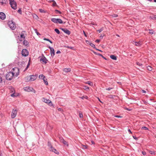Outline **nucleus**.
<instances>
[{"label": "nucleus", "mask_w": 156, "mask_h": 156, "mask_svg": "<svg viewBox=\"0 0 156 156\" xmlns=\"http://www.w3.org/2000/svg\"><path fill=\"white\" fill-rule=\"evenodd\" d=\"M110 57L111 59L114 60H116L117 59V57L114 55H111Z\"/></svg>", "instance_id": "obj_18"}, {"label": "nucleus", "mask_w": 156, "mask_h": 156, "mask_svg": "<svg viewBox=\"0 0 156 156\" xmlns=\"http://www.w3.org/2000/svg\"><path fill=\"white\" fill-rule=\"evenodd\" d=\"M83 33L84 35V36L86 37H87V35L86 34V33H85V32L83 30Z\"/></svg>", "instance_id": "obj_55"}, {"label": "nucleus", "mask_w": 156, "mask_h": 156, "mask_svg": "<svg viewBox=\"0 0 156 156\" xmlns=\"http://www.w3.org/2000/svg\"><path fill=\"white\" fill-rule=\"evenodd\" d=\"M39 77L40 79H43L44 78H45V76H44L43 75V74H41V75H40L39 76Z\"/></svg>", "instance_id": "obj_23"}, {"label": "nucleus", "mask_w": 156, "mask_h": 156, "mask_svg": "<svg viewBox=\"0 0 156 156\" xmlns=\"http://www.w3.org/2000/svg\"><path fill=\"white\" fill-rule=\"evenodd\" d=\"M29 65H30V63H29V62L28 63L24 71L26 70L29 67Z\"/></svg>", "instance_id": "obj_47"}, {"label": "nucleus", "mask_w": 156, "mask_h": 156, "mask_svg": "<svg viewBox=\"0 0 156 156\" xmlns=\"http://www.w3.org/2000/svg\"><path fill=\"white\" fill-rule=\"evenodd\" d=\"M61 53V51H59V50H58V51L56 52V53L58 54H60V53Z\"/></svg>", "instance_id": "obj_52"}, {"label": "nucleus", "mask_w": 156, "mask_h": 156, "mask_svg": "<svg viewBox=\"0 0 156 156\" xmlns=\"http://www.w3.org/2000/svg\"><path fill=\"white\" fill-rule=\"evenodd\" d=\"M62 143L66 145L67 146H68V144L67 142L65 141L64 140L62 142Z\"/></svg>", "instance_id": "obj_30"}, {"label": "nucleus", "mask_w": 156, "mask_h": 156, "mask_svg": "<svg viewBox=\"0 0 156 156\" xmlns=\"http://www.w3.org/2000/svg\"><path fill=\"white\" fill-rule=\"evenodd\" d=\"M125 109H126V110H128V111H131V109H129V108H125Z\"/></svg>", "instance_id": "obj_59"}, {"label": "nucleus", "mask_w": 156, "mask_h": 156, "mask_svg": "<svg viewBox=\"0 0 156 156\" xmlns=\"http://www.w3.org/2000/svg\"><path fill=\"white\" fill-rule=\"evenodd\" d=\"M141 129H145V130H148V128L145 126L142 127L141 128Z\"/></svg>", "instance_id": "obj_45"}, {"label": "nucleus", "mask_w": 156, "mask_h": 156, "mask_svg": "<svg viewBox=\"0 0 156 156\" xmlns=\"http://www.w3.org/2000/svg\"><path fill=\"white\" fill-rule=\"evenodd\" d=\"M17 112V111L16 109H13L11 115V117L12 118H14L16 115Z\"/></svg>", "instance_id": "obj_7"}, {"label": "nucleus", "mask_w": 156, "mask_h": 156, "mask_svg": "<svg viewBox=\"0 0 156 156\" xmlns=\"http://www.w3.org/2000/svg\"><path fill=\"white\" fill-rule=\"evenodd\" d=\"M13 73L11 72L8 73L6 75V79L8 80H11L13 77L14 76Z\"/></svg>", "instance_id": "obj_5"}, {"label": "nucleus", "mask_w": 156, "mask_h": 156, "mask_svg": "<svg viewBox=\"0 0 156 156\" xmlns=\"http://www.w3.org/2000/svg\"><path fill=\"white\" fill-rule=\"evenodd\" d=\"M48 104L49 105L51 106H52L53 107H54V105L53 104H52L50 100V101L48 102Z\"/></svg>", "instance_id": "obj_28"}, {"label": "nucleus", "mask_w": 156, "mask_h": 156, "mask_svg": "<svg viewBox=\"0 0 156 156\" xmlns=\"http://www.w3.org/2000/svg\"><path fill=\"white\" fill-rule=\"evenodd\" d=\"M0 3L2 5H4L7 3V0H0Z\"/></svg>", "instance_id": "obj_14"}, {"label": "nucleus", "mask_w": 156, "mask_h": 156, "mask_svg": "<svg viewBox=\"0 0 156 156\" xmlns=\"http://www.w3.org/2000/svg\"><path fill=\"white\" fill-rule=\"evenodd\" d=\"M89 89V87L87 86H84V89L85 90H87V89Z\"/></svg>", "instance_id": "obj_48"}, {"label": "nucleus", "mask_w": 156, "mask_h": 156, "mask_svg": "<svg viewBox=\"0 0 156 156\" xmlns=\"http://www.w3.org/2000/svg\"><path fill=\"white\" fill-rule=\"evenodd\" d=\"M11 72L13 73V75L14 76H17L19 73V69L17 67L13 68Z\"/></svg>", "instance_id": "obj_2"}, {"label": "nucleus", "mask_w": 156, "mask_h": 156, "mask_svg": "<svg viewBox=\"0 0 156 156\" xmlns=\"http://www.w3.org/2000/svg\"><path fill=\"white\" fill-rule=\"evenodd\" d=\"M48 48L50 49L51 56L52 57L54 56L55 55V51L54 48L50 46H49Z\"/></svg>", "instance_id": "obj_9"}, {"label": "nucleus", "mask_w": 156, "mask_h": 156, "mask_svg": "<svg viewBox=\"0 0 156 156\" xmlns=\"http://www.w3.org/2000/svg\"><path fill=\"white\" fill-rule=\"evenodd\" d=\"M79 117L80 118H82L83 117V114L82 112H79Z\"/></svg>", "instance_id": "obj_34"}, {"label": "nucleus", "mask_w": 156, "mask_h": 156, "mask_svg": "<svg viewBox=\"0 0 156 156\" xmlns=\"http://www.w3.org/2000/svg\"><path fill=\"white\" fill-rule=\"evenodd\" d=\"M11 96L12 97H14L15 96V93H13L12 94H11Z\"/></svg>", "instance_id": "obj_53"}, {"label": "nucleus", "mask_w": 156, "mask_h": 156, "mask_svg": "<svg viewBox=\"0 0 156 156\" xmlns=\"http://www.w3.org/2000/svg\"><path fill=\"white\" fill-rule=\"evenodd\" d=\"M103 30V27H102L101 29H100V30H98L97 31L99 33H100Z\"/></svg>", "instance_id": "obj_41"}, {"label": "nucleus", "mask_w": 156, "mask_h": 156, "mask_svg": "<svg viewBox=\"0 0 156 156\" xmlns=\"http://www.w3.org/2000/svg\"><path fill=\"white\" fill-rule=\"evenodd\" d=\"M40 60L41 62L42 61L41 63L43 64L44 63L45 64H46L47 63L48 61V60L44 56H43V58H41Z\"/></svg>", "instance_id": "obj_10"}, {"label": "nucleus", "mask_w": 156, "mask_h": 156, "mask_svg": "<svg viewBox=\"0 0 156 156\" xmlns=\"http://www.w3.org/2000/svg\"><path fill=\"white\" fill-rule=\"evenodd\" d=\"M60 29L68 35H69L70 34L71 32L67 29L66 28L64 29L61 28H60Z\"/></svg>", "instance_id": "obj_11"}, {"label": "nucleus", "mask_w": 156, "mask_h": 156, "mask_svg": "<svg viewBox=\"0 0 156 156\" xmlns=\"http://www.w3.org/2000/svg\"><path fill=\"white\" fill-rule=\"evenodd\" d=\"M29 52L26 49H23L22 51V55L26 57L28 55Z\"/></svg>", "instance_id": "obj_8"}, {"label": "nucleus", "mask_w": 156, "mask_h": 156, "mask_svg": "<svg viewBox=\"0 0 156 156\" xmlns=\"http://www.w3.org/2000/svg\"><path fill=\"white\" fill-rule=\"evenodd\" d=\"M86 43L87 44H89V43H90V42H89V41H86Z\"/></svg>", "instance_id": "obj_64"}, {"label": "nucleus", "mask_w": 156, "mask_h": 156, "mask_svg": "<svg viewBox=\"0 0 156 156\" xmlns=\"http://www.w3.org/2000/svg\"><path fill=\"white\" fill-rule=\"evenodd\" d=\"M5 15L3 12H0V19L2 20H4L5 18Z\"/></svg>", "instance_id": "obj_12"}, {"label": "nucleus", "mask_w": 156, "mask_h": 156, "mask_svg": "<svg viewBox=\"0 0 156 156\" xmlns=\"http://www.w3.org/2000/svg\"><path fill=\"white\" fill-rule=\"evenodd\" d=\"M55 149V148L53 147H51L50 148V151L52 152H53Z\"/></svg>", "instance_id": "obj_46"}, {"label": "nucleus", "mask_w": 156, "mask_h": 156, "mask_svg": "<svg viewBox=\"0 0 156 156\" xmlns=\"http://www.w3.org/2000/svg\"><path fill=\"white\" fill-rule=\"evenodd\" d=\"M112 17H118V15L115 14H113L111 16Z\"/></svg>", "instance_id": "obj_36"}, {"label": "nucleus", "mask_w": 156, "mask_h": 156, "mask_svg": "<svg viewBox=\"0 0 156 156\" xmlns=\"http://www.w3.org/2000/svg\"><path fill=\"white\" fill-rule=\"evenodd\" d=\"M82 147L83 149H87V146L84 145H82Z\"/></svg>", "instance_id": "obj_39"}, {"label": "nucleus", "mask_w": 156, "mask_h": 156, "mask_svg": "<svg viewBox=\"0 0 156 156\" xmlns=\"http://www.w3.org/2000/svg\"><path fill=\"white\" fill-rule=\"evenodd\" d=\"M35 32L36 33L37 35H40L39 33L37 32V29H35Z\"/></svg>", "instance_id": "obj_49"}, {"label": "nucleus", "mask_w": 156, "mask_h": 156, "mask_svg": "<svg viewBox=\"0 0 156 156\" xmlns=\"http://www.w3.org/2000/svg\"><path fill=\"white\" fill-rule=\"evenodd\" d=\"M55 31L58 34H59L60 33V32L59 30L58 29H55Z\"/></svg>", "instance_id": "obj_29"}, {"label": "nucleus", "mask_w": 156, "mask_h": 156, "mask_svg": "<svg viewBox=\"0 0 156 156\" xmlns=\"http://www.w3.org/2000/svg\"><path fill=\"white\" fill-rule=\"evenodd\" d=\"M10 90H11V92H15L14 89L12 87H11Z\"/></svg>", "instance_id": "obj_44"}, {"label": "nucleus", "mask_w": 156, "mask_h": 156, "mask_svg": "<svg viewBox=\"0 0 156 156\" xmlns=\"http://www.w3.org/2000/svg\"><path fill=\"white\" fill-rule=\"evenodd\" d=\"M109 97L110 98H113V96L112 95H110L109 96Z\"/></svg>", "instance_id": "obj_63"}, {"label": "nucleus", "mask_w": 156, "mask_h": 156, "mask_svg": "<svg viewBox=\"0 0 156 156\" xmlns=\"http://www.w3.org/2000/svg\"><path fill=\"white\" fill-rule=\"evenodd\" d=\"M51 20L55 23L62 24L63 21L60 19H56L52 18L51 19Z\"/></svg>", "instance_id": "obj_4"}, {"label": "nucleus", "mask_w": 156, "mask_h": 156, "mask_svg": "<svg viewBox=\"0 0 156 156\" xmlns=\"http://www.w3.org/2000/svg\"><path fill=\"white\" fill-rule=\"evenodd\" d=\"M48 146L49 147V148L52 147L51 143L50 141H48Z\"/></svg>", "instance_id": "obj_22"}, {"label": "nucleus", "mask_w": 156, "mask_h": 156, "mask_svg": "<svg viewBox=\"0 0 156 156\" xmlns=\"http://www.w3.org/2000/svg\"><path fill=\"white\" fill-rule=\"evenodd\" d=\"M8 25L12 30H14L16 27L15 23L12 20L9 21L8 22Z\"/></svg>", "instance_id": "obj_1"}, {"label": "nucleus", "mask_w": 156, "mask_h": 156, "mask_svg": "<svg viewBox=\"0 0 156 156\" xmlns=\"http://www.w3.org/2000/svg\"><path fill=\"white\" fill-rule=\"evenodd\" d=\"M142 92L143 93H146V91L144 90H142Z\"/></svg>", "instance_id": "obj_62"}, {"label": "nucleus", "mask_w": 156, "mask_h": 156, "mask_svg": "<svg viewBox=\"0 0 156 156\" xmlns=\"http://www.w3.org/2000/svg\"><path fill=\"white\" fill-rule=\"evenodd\" d=\"M100 41V40H99V39H97V40L96 41H95V42H97V43H99V42Z\"/></svg>", "instance_id": "obj_54"}, {"label": "nucleus", "mask_w": 156, "mask_h": 156, "mask_svg": "<svg viewBox=\"0 0 156 156\" xmlns=\"http://www.w3.org/2000/svg\"><path fill=\"white\" fill-rule=\"evenodd\" d=\"M43 81H44V83H45V84L47 85H48V82L47 81V79H45V78L43 79Z\"/></svg>", "instance_id": "obj_26"}, {"label": "nucleus", "mask_w": 156, "mask_h": 156, "mask_svg": "<svg viewBox=\"0 0 156 156\" xmlns=\"http://www.w3.org/2000/svg\"><path fill=\"white\" fill-rule=\"evenodd\" d=\"M39 12H42V13H45V11L42 9H39Z\"/></svg>", "instance_id": "obj_42"}, {"label": "nucleus", "mask_w": 156, "mask_h": 156, "mask_svg": "<svg viewBox=\"0 0 156 156\" xmlns=\"http://www.w3.org/2000/svg\"><path fill=\"white\" fill-rule=\"evenodd\" d=\"M63 71L66 72H68L71 71V69L70 68H65L63 69Z\"/></svg>", "instance_id": "obj_19"}, {"label": "nucleus", "mask_w": 156, "mask_h": 156, "mask_svg": "<svg viewBox=\"0 0 156 156\" xmlns=\"http://www.w3.org/2000/svg\"><path fill=\"white\" fill-rule=\"evenodd\" d=\"M133 43L134 44H135V45L137 46H140L142 44V42L140 41H139L138 42L133 41Z\"/></svg>", "instance_id": "obj_15"}, {"label": "nucleus", "mask_w": 156, "mask_h": 156, "mask_svg": "<svg viewBox=\"0 0 156 156\" xmlns=\"http://www.w3.org/2000/svg\"><path fill=\"white\" fill-rule=\"evenodd\" d=\"M142 153L144 155H145L146 154V153L145 151H142Z\"/></svg>", "instance_id": "obj_56"}, {"label": "nucleus", "mask_w": 156, "mask_h": 156, "mask_svg": "<svg viewBox=\"0 0 156 156\" xmlns=\"http://www.w3.org/2000/svg\"><path fill=\"white\" fill-rule=\"evenodd\" d=\"M26 79H27L26 80V81H29L28 80H29V78H27V77H26Z\"/></svg>", "instance_id": "obj_60"}, {"label": "nucleus", "mask_w": 156, "mask_h": 156, "mask_svg": "<svg viewBox=\"0 0 156 156\" xmlns=\"http://www.w3.org/2000/svg\"><path fill=\"white\" fill-rule=\"evenodd\" d=\"M23 38V40L25 38V36H24V34L23 33H21L20 34V38Z\"/></svg>", "instance_id": "obj_27"}, {"label": "nucleus", "mask_w": 156, "mask_h": 156, "mask_svg": "<svg viewBox=\"0 0 156 156\" xmlns=\"http://www.w3.org/2000/svg\"><path fill=\"white\" fill-rule=\"evenodd\" d=\"M55 12L56 14H61V12H60V11L57 10H55Z\"/></svg>", "instance_id": "obj_35"}, {"label": "nucleus", "mask_w": 156, "mask_h": 156, "mask_svg": "<svg viewBox=\"0 0 156 156\" xmlns=\"http://www.w3.org/2000/svg\"><path fill=\"white\" fill-rule=\"evenodd\" d=\"M24 89L25 91L27 92L32 91V90H33L32 88L29 87H25L24 88Z\"/></svg>", "instance_id": "obj_13"}, {"label": "nucleus", "mask_w": 156, "mask_h": 156, "mask_svg": "<svg viewBox=\"0 0 156 156\" xmlns=\"http://www.w3.org/2000/svg\"><path fill=\"white\" fill-rule=\"evenodd\" d=\"M149 33L151 34H153L154 33V31L152 30H149Z\"/></svg>", "instance_id": "obj_43"}, {"label": "nucleus", "mask_w": 156, "mask_h": 156, "mask_svg": "<svg viewBox=\"0 0 156 156\" xmlns=\"http://www.w3.org/2000/svg\"><path fill=\"white\" fill-rule=\"evenodd\" d=\"M53 152H54L55 153L58 154H59V152L56 149H55L54 151Z\"/></svg>", "instance_id": "obj_31"}, {"label": "nucleus", "mask_w": 156, "mask_h": 156, "mask_svg": "<svg viewBox=\"0 0 156 156\" xmlns=\"http://www.w3.org/2000/svg\"><path fill=\"white\" fill-rule=\"evenodd\" d=\"M115 117H117V118H121V116L118 115H116L115 116Z\"/></svg>", "instance_id": "obj_57"}, {"label": "nucleus", "mask_w": 156, "mask_h": 156, "mask_svg": "<svg viewBox=\"0 0 156 156\" xmlns=\"http://www.w3.org/2000/svg\"><path fill=\"white\" fill-rule=\"evenodd\" d=\"M50 2H53V3L52 4V5L53 6H56L57 4H56V2H55V1L54 0H51V1H50Z\"/></svg>", "instance_id": "obj_20"}, {"label": "nucleus", "mask_w": 156, "mask_h": 156, "mask_svg": "<svg viewBox=\"0 0 156 156\" xmlns=\"http://www.w3.org/2000/svg\"><path fill=\"white\" fill-rule=\"evenodd\" d=\"M89 44L92 47L94 48H95V45L94 44H93L92 43H89Z\"/></svg>", "instance_id": "obj_33"}, {"label": "nucleus", "mask_w": 156, "mask_h": 156, "mask_svg": "<svg viewBox=\"0 0 156 156\" xmlns=\"http://www.w3.org/2000/svg\"><path fill=\"white\" fill-rule=\"evenodd\" d=\"M23 44L25 46H29V42L27 40H24L23 42Z\"/></svg>", "instance_id": "obj_16"}, {"label": "nucleus", "mask_w": 156, "mask_h": 156, "mask_svg": "<svg viewBox=\"0 0 156 156\" xmlns=\"http://www.w3.org/2000/svg\"><path fill=\"white\" fill-rule=\"evenodd\" d=\"M42 100L44 102L47 103L48 104V102L50 101V100L49 99H47L44 98H43Z\"/></svg>", "instance_id": "obj_17"}, {"label": "nucleus", "mask_w": 156, "mask_h": 156, "mask_svg": "<svg viewBox=\"0 0 156 156\" xmlns=\"http://www.w3.org/2000/svg\"><path fill=\"white\" fill-rule=\"evenodd\" d=\"M136 64L137 65L140 66H141V65H142V64H141L139 62H136Z\"/></svg>", "instance_id": "obj_50"}, {"label": "nucleus", "mask_w": 156, "mask_h": 156, "mask_svg": "<svg viewBox=\"0 0 156 156\" xmlns=\"http://www.w3.org/2000/svg\"><path fill=\"white\" fill-rule=\"evenodd\" d=\"M9 4L12 9H16L17 4L14 0H9Z\"/></svg>", "instance_id": "obj_3"}, {"label": "nucleus", "mask_w": 156, "mask_h": 156, "mask_svg": "<svg viewBox=\"0 0 156 156\" xmlns=\"http://www.w3.org/2000/svg\"><path fill=\"white\" fill-rule=\"evenodd\" d=\"M128 132L130 133H132V132H131V130L130 129H128Z\"/></svg>", "instance_id": "obj_58"}, {"label": "nucleus", "mask_w": 156, "mask_h": 156, "mask_svg": "<svg viewBox=\"0 0 156 156\" xmlns=\"http://www.w3.org/2000/svg\"><path fill=\"white\" fill-rule=\"evenodd\" d=\"M44 39V40H46V41H49V42H50L51 44L52 43V42L51 40H50L49 39H48L45 38Z\"/></svg>", "instance_id": "obj_32"}, {"label": "nucleus", "mask_w": 156, "mask_h": 156, "mask_svg": "<svg viewBox=\"0 0 156 156\" xmlns=\"http://www.w3.org/2000/svg\"><path fill=\"white\" fill-rule=\"evenodd\" d=\"M27 78H29V81H33L35 80L37 78V76L36 75H30L27 76Z\"/></svg>", "instance_id": "obj_6"}, {"label": "nucleus", "mask_w": 156, "mask_h": 156, "mask_svg": "<svg viewBox=\"0 0 156 156\" xmlns=\"http://www.w3.org/2000/svg\"><path fill=\"white\" fill-rule=\"evenodd\" d=\"M133 138H134V139H135L136 140H137V138L136 137V136H133Z\"/></svg>", "instance_id": "obj_61"}, {"label": "nucleus", "mask_w": 156, "mask_h": 156, "mask_svg": "<svg viewBox=\"0 0 156 156\" xmlns=\"http://www.w3.org/2000/svg\"><path fill=\"white\" fill-rule=\"evenodd\" d=\"M97 55H98L100 56L101 57H102L104 59H106L105 58V57L104 56H103L102 55H101V54H99V53H98V54H97Z\"/></svg>", "instance_id": "obj_40"}, {"label": "nucleus", "mask_w": 156, "mask_h": 156, "mask_svg": "<svg viewBox=\"0 0 156 156\" xmlns=\"http://www.w3.org/2000/svg\"><path fill=\"white\" fill-rule=\"evenodd\" d=\"M147 69L149 71H151L152 70L153 68L150 66H148L147 67Z\"/></svg>", "instance_id": "obj_21"}, {"label": "nucleus", "mask_w": 156, "mask_h": 156, "mask_svg": "<svg viewBox=\"0 0 156 156\" xmlns=\"http://www.w3.org/2000/svg\"><path fill=\"white\" fill-rule=\"evenodd\" d=\"M149 152L150 154H155V152L153 151H149Z\"/></svg>", "instance_id": "obj_37"}, {"label": "nucleus", "mask_w": 156, "mask_h": 156, "mask_svg": "<svg viewBox=\"0 0 156 156\" xmlns=\"http://www.w3.org/2000/svg\"><path fill=\"white\" fill-rule=\"evenodd\" d=\"M112 89V88L109 87V88H106V90H110L111 89Z\"/></svg>", "instance_id": "obj_51"}, {"label": "nucleus", "mask_w": 156, "mask_h": 156, "mask_svg": "<svg viewBox=\"0 0 156 156\" xmlns=\"http://www.w3.org/2000/svg\"><path fill=\"white\" fill-rule=\"evenodd\" d=\"M86 83L88 84L90 86H92L93 85V83L92 82H90V81H88L86 82Z\"/></svg>", "instance_id": "obj_24"}, {"label": "nucleus", "mask_w": 156, "mask_h": 156, "mask_svg": "<svg viewBox=\"0 0 156 156\" xmlns=\"http://www.w3.org/2000/svg\"><path fill=\"white\" fill-rule=\"evenodd\" d=\"M59 140L60 141L62 142V141H63V140H64L62 137H59Z\"/></svg>", "instance_id": "obj_38"}, {"label": "nucleus", "mask_w": 156, "mask_h": 156, "mask_svg": "<svg viewBox=\"0 0 156 156\" xmlns=\"http://www.w3.org/2000/svg\"><path fill=\"white\" fill-rule=\"evenodd\" d=\"M80 98L82 99H83L84 98L87 99L88 98V97L86 95L83 96L82 97H80Z\"/></svg>", "instance_id": "obj_25"}]
</instances>
